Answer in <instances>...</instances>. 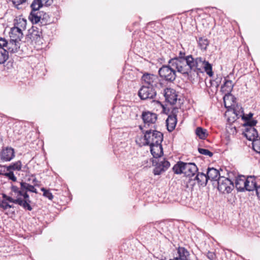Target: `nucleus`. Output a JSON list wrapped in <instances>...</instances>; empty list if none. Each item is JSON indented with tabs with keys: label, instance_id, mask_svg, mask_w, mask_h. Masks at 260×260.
<instances>
[{
	"label": "nucleus",
	"instance_id": "nucleus-1",
	"mask_svg": "<svg viewBox=\"0 0 260 260\" xmlns=\"http://www.w3.org/2000/svg\"><path fill=\"white\" fill-rule=\"evenodd\" d=\"M186 62L189 66V75H192L193 79L194 77H198L199 73H202L203 70L209 76L213 74L211 64L204 57H193L192 55H188Z\"/></svg>",
	"mask_w": 260,
	"mask_h": 260
},
{
	"label": "nucleus",
	"instance_id": "nucleus-2",
	"mask_svg": "<svg viewBox=\"0 0 260 260\" xmlns=\"http://www.w3.org/2000/svg\"><path fill=\"white\" fill-rule=\"evenodd\" d=\"M144 145H152L161 143L163 141V134L157 131L148 130L144 133Z\"/></svg>",
	"mask_w": 260,
	"mask_h": 260
},
{
	"label": "nucleus",
	"instance_id": "nucleus-3",
	"mask_svg": "<svg viewBox=\"0 0 260 260\" xmlns=\"http://www.w3.org/2000/svg\"><path fill=\"white\" fill-rule=\"evenodd\" d=\"M233 175L234 172H230L228 173V177H218L217 188L220 192L229 193L232 191L234 187L233 181L232 180Z\"/></svg>",
	"mask_w": 260,
	"mask_h": 260
},
{
	"label": "nucleus",
	"instance_id": "nucleus-4",
	"mask_svg": "<svg viewBox=\"0 0 260 260\" xmlns=\"http://www.w3.org/2000/svg\"><path fill=\"white\" fill-rule=\"evenodd\" d=\"M187 58L186 59H180L172 61H169L168 63L172 66V67L176 69L178 72L181 73L185 77H187V79L190 81L193 80L192 75H189L188 64L186 62Z\"/></svg>",
	"mask_w": 260,
	"mask_h": 260
},
{
	"label": "nucleus",
	"instance_id": "nucleus-5",
	"mask_svg": "<svg viewBox=\"0 0 260 260\" xmlns=\"http://www.w3.org/2000/svg\"><path fill=\"white\" fill-rule=\"evenodd\" d=\"M160 77L168 82L174 81L176 77V71L169 63L164 65L158 70Z\"/></svg>",
	"mask_w": 260,
	"mask_h": 260
},
{
	"label": "nucleus",
	"instance_id": "nucleus-6",
	"mask_svg": "<svg viewBox=\"0 0 260 260\" xmlns=\"http://www.w3.org/2000/svg\"><path fill=\"white\" fill-rule=\"evenodd\" d=\"M246 187L247 191L255 190L256 195L260 199V181L255 177L249 176L246 177Z\"/></svg>",
	"mask_w": 260,
	"mask_h": 260
},
{
	"label": "nucleus",
	"instance_id": "nucleus-7",
	"mask_svg": "<svg viewBox=\"0 0 260 260\" xmlns=\"http://www.w3.org/2000/svg\"><path fill=\"white\" fill-rule=\"evenodd\" d=\"M15 199H10V200L13 202V203L18 204L22 207L24 209L28 211H31L32 208L30 205L31 201L29 199V196L27 192H24L22 195L19 197H16Z\"/></svg>",
	"mask_w": 260,
	"mask_h": 260
},
{
	"label": "nucleus",
	"instance_id": "nucleus-8",
	"mask_svg": "<svg viewBox=\"0 0 260 260\" xmlns=\"http://www.w3.org/2000/svg\"><path fill=\"white\" fill-rule=\"evenodd\" d=\"M138 95L142 100L153 99L156 95V92L153 87L143 85L139 90Z\"/></svg>",
	"mask_w": 260,
	"mask_h": 260
},
{
	"label": "nucleus",
	"instance_id": "nucleus-9",
	"mask_svg": "<svg viewBox=\"0 0 260 260\" xmlns=\"http://www.w3.org/2000/svg\"><path fill=\"white\" fill-rule=\"evenodd\" d=\"M142 80L144 82L145 85L152 87H157L158 85L161 86V83H159V79L156 75L153 74L146 73L142 77Z\"/></svg>",
	"mask_w": 260,
	"mask_h": 260
},
{
	"label": "nucleus",
	"instance_id": "nucleus-10",
	"mask_svg": "<svg viewBox=\"0 0 260 260\" xmlns=\"http://www.w3.org/2000/svg\"><path fill=\"white\" fill-rule=\"evenodd\" d=\"M14 157V149L11 147H4L0 151V161H10Z\"/></svg>",
	"mask_w": 260,
	"mask_h": 260
},
{
	"label": "nucleus",
	"instance_id": "nucleus-11",
	"mask_svg": "<svg viewBox=\"0 0 260 260\" xmlns=\"http://www.w3.org/2000/svg\"><path fill=\"white\" fill-rule=\"evenodd\" d=\"M141 118L144 124V126H149L155 123L157 119V115L150 111H144L141 115Z\"/></svg>",
	"mask_w": 260,
	"mask_h": 260
},
{
	"label": "nucleus",
	"instance_id": "nucleus-12",
	"mask_svg": "<svg viewBox=\"0 0 260 260\" xmlns=\"http://www.w3.org/2000/svg\"><path fill=\"white\" fill-rule=\"evenodd\" d=\"M164 95L166 102L172 105L176 103L178 100V94L174 89L169 88L165 89Z\"/></svg>",
	"mask_w": 260,
	"mask_h": 260
},
{
	"label": "nucleus",
	"instance_id": "nucleus-13",
	"mask_svg": "<svg viewBox=\"0 0 260 260\" xmlns=\"http://www.w3.org/2000/svg\"><path fill=\"white\" fill-rule=\"evenodd\" d=\"M170 166V162L165 158H163L162 160H159L156 163V166L153 170V173L155 175H159L165 172Z\"/></svg>",
	"mask_w": 260,
	"mask_h": 260
},
{
	"label": "nucleus",
	"instance_id": "nucleus-14",
	"mask_svg": "<svg viewBox=\"0 0 260 260\" xmlns=\"http://www.w3.org/2000/svg\"><path fill=\"white\" fill-rule=\"evenodd\" d=\"M20 187H18L15 185H12L11 190L15 193L16 197L22 195L24 192L29 191L28 183L22 181L20 183Z\"/></svg>",
	"mask_w": 260,
	"mask_h": 260
},
{
	"label": "nucleus",
	"instance_id": "nucleus-15",
	"mask_svg": "<svg viewBox=\"0 0 260 260\" xmlns=\"http://www.w3.org/2000/svg\"><path fill=\"white\" fill-rule=\"evenodd\" d=\"M236 178L235 180V187L239 191H244L246 190V177L244 176H238L236 177V173L233 175Z\"/></svg>",
	"mask_w": 260,
	"mask_h": 260
},
{
	"label": "nucleus",
	"instance_id": "nucleus-16",
	"mask_svg": "<svg viewBox=\"0 0 260 260\" xmlns=\"http://www.w3.org/2000/svg\"><path fill=\"white\" fill-rule=\"evenodd\" d=\"M28 36L32 41L40 42L42 39V30L37 27L32 26L31 29L29 30Z\"/></svg>",
	"mask_w": 260,
	"mask_h": 260
},
{
	"label": "nucleus",
	"instance_id": "nucleus-17",
	"mask_svg": "<svg viewBox=\"0 0 260 260\" xmlns=\"http://www.w3.org/2000/svg\"><path fill=\"white\" fill-rule=\"evenodd\" d=\"M198 168L194 163H184L183 174L186 176L192 177L198 172Z\"/></svg>",
	"mask_w": 260,
	"mask_h": 260
},
{
	"label": "nucleus",
	"instance_id": "nucleus-18",
	"mask_svg": "<svg viewBox=\"0 0 260 260\" xmlns=\"http://www.w3.org/2000/svg\"><path fill=\"white\" fill-rule=\"evenodd\" d=\"M244 135L249 141H252L259 137L256 129L254 127H247L244 132Z\"/></svg>",
	"mask_w": 260,
	"mask_h": 260
},
{
	"label": "nucleus",
	"instance_id": "nucleus-19",
	"mask_svg": "<svg viewBox=\"0 0 260 260\" xmlns=\"http://www.w3.org/2000/svg\"><path fill=\"white\" fill-rule=\"evenodd\" d=\"M150 151L154 158L160 157L163 155V149L161 143L156 144L150 146Z\"/></svg>",
	"mask_w": 260,
	"mask_h": 260
},
{
	"label": "nucleus",
	"instance_id": "nucleus-20",
	"mask_svg": "<svg viewBox=\"0 0 260 260\" xmlns=\"http://www.w3.org/2000/svg\"><path fill=\"white\" fill-rule=\"evenodd\" d=\"M19 42L13 40L10 38V41L8 42V44L6 48L8 53H14L17 52L18 49L19 48Z\"/></svg>",
	"mask_w": 260,
	"mask_h": 260
},
{
	"label": "nucleus",
	"instance_id": "nucleus-21",
	"mask_svg": "<svg viewBox=\"0 0 260 260\" xmlns=\"http://www.w3.org/2000/svg\"><path fill=\"white\" fill-rule=\"evenodd\" d=\"M206 174L207 179L211 181H218V177H221L219 171L214 168H208Z\"/></svg>",
	"mask_w": 260,
	"mask_h": 260
},
{
	"label": "nucleus",
	"instance_id": "nucleus-22",
	"mask_svg": "<svg viewBox=\"0 0 260 260\" xmlns=\"http://www.w3.org/2000/svg\"><path fill=\"white\" fill-rule=\"evenodd\" d=\"M177 119L176 115L173 113L172 115H170L168 116L166 120V123L168 130L169 132H172L174 129L177 124Z\"/></svg>",
	"mask_w": 260,
	"mask_h": 260
},
{
	"label": "nucleus",
	"instance_id": "nucleus-23",
	"mask_svg": "<svg viewBox=\"0 0 260 260\" xmlns=\"http://www.w3.org/2000/svg\"><path fill=\"white\" fill-rule=\"evenodd\" d=\"M16 22L15 23L14 26L13 27V30L14 32H17L18 31H22L25 29L26 26V20L23 18L17 19Z\"/></svg>",
	"mask_w": 260,
	"mask_h": 260
},
{
	"label": "nucleus",
	"instance_id": "nucleus-24",
	"mask_svg": "<svg viewBox=\"0 0 260 260\" xmlns=\"http://www.w3.org/2000/svg\"><path fill=\"white\" fill-rule=\"evenodd\" d=\"M228 77L229 76L225 78L224 83L221 87V90L225 94L230 93L232 91L234 87L233 82L228 79Z\"/></svg>",
	"mask_w": 260,
	"mask_h": 260
},
{
	"label": "nucleus",
	"instance_id": "nucleus-25",
	"mask_svg": "<svg viewBox=\"0 0 260 260\" xmlns=\"http://www.w3.org/2000/svg\"><path fill=\"white\" fill-rule=\"evenodd\" d=\"M3 199L0 201V208L3 210H6L10 207V204L9 203H13V202L10 200V199H14L11 197L8 196L5 193L2 194Z\"/></svg>",
	"mask_w": 260,
	"mask_h": 260
},
{
	"label": "nucleus",
	"instance_id": "nucleus-26",
	"mask_svg": "<svg viewBox=\"0 0 260 260\" xmlns=\"http://www.w3.org/2000/svg\"><path fill=\"white\" fill-rule=\"evenodd\" d=\"M178 256L181 260H188L189 253L188 250L183 247H179L177 249Z\"/></svg>",
	"mask_w": 260,
	"mask_h": 260
},
{
	"label": "nucleus",
	"instance_id": "nucleus-27",
	"mask_svg": "<svg viewBox=\"0 0 260 260\" xmlns=\"http://www.w3.org/2000/svg\"><path fill=\"white\" fill-rule=\"evenodd\" d=\"M199 184L201 185H206L208 179H207V174L203 173H198L195 177Z\"/></svg>",
	"mask_w": 260,
	"mask_h": 260
},
{
	"label": "nucleus",
	"instance_id": "nucleus-28",
	"mask_svg": "<svg viewBox=\"0 0 260 260\" xmlns=\"http://www.w3.org/2000/svg\"><path fill=\"white\" fill-rule=\"evenodd\" d=\"M196 135L201 139L205 140L208 136L206 129L202 127H198L195 130Z\"/></svg>",
	"mask_w": 260,
	"mask_h": 260
},
{
	"label": "nucleus",
	"instance_id": "nucleus-29",
	"mask_svg": "<svg viewBox=\"0 0 260 260\" xmlns=\"http://www.w3.org/2000/svg\"><path fill=\"white\" fill-rule=\"evenodd\" d=\"M198 45L202 50H206L209 44V41L205 37H200L197 40Z\"/></svg>",
	"mask_w": 260,
	"mask_h": 260
},
{
	"label": "nucleus",
	"instance_id": "nucleus-30",
	"mask_svg": "<svg viewBox=\"0 0 260 260\" xmlns=\"http://www.w3.org/2000/svg\"><path fill=\"white\" fill-rule=\"evenodd\" d=\"M184 163L185 162L182 161H179L174 166L173 170L175 174H180L183 173Z\"/></svg>",
	"mask_w": 260,
	"mask_h": 260
},
{
	"label": "nucleus",
	"instance_id": "nucleus-31",
	"mask_svg": "<svg viewBox=\"0 0 260 260\" xmlns=\"http://www.w3.org/2000/svg\"><path fill=\"white\" fill-rule=\"evenodd\" d=\"M9 58V54L6 48L0 47V64L4 63Z\"/></svg>",
	"mask_w": 260,
	"mask_h": 260
},
{
	"label": "nucleus",
	"instance_id": "nucleus-32",
	"mask_svg": "<svg viewBox=\"0 0 260 260\" xmlns=\"http://www.w3.org/2000/svg\"><path fill=\"white\" fill-rule=\"evenodd\" d=\"M22 168V163L20 160L11 164L7 167V171H20Z\"/></svg>",
	"mask_w": 260,
	"mask_h": 260
},
{
	"label": "nucleus",
	"instance_id": "nucleus-33",
	"mask_svg": "<svg viewBox=\"0 0 260 260\" xmlns=\"http://www.w3.org/2000/svg\"><path fill=\"white\" fill-rule=\"evenodd\" d=\"M11 39H13L16 41H20L23 37L22 31H18L17 32H14L13 28H11V33L10 35Z\"/></svg>",
	"mask_w": 260,
	"mask_h": 260
},
{
	"label": "nucleus",
	"instance_id": "nucleus-34",
	"mask_svg": "<svg viewBox=\"0 0 260 260\" xmlns=\"http://www.w3.org/2000/svg\"><path fill=\"white\" fill-rule=\"evenodd\" d=\"M41 16L38 15V13L36 11H31L30 12L29 19L32 23H37L41 20Z\"/></svg>",
	"mask_w": 260,
	"mask_h": 260
},
{
	"label": "nucleus",
	"instance_id": "nucleus-35",
	"mask_svg": "<svg viewBox=\"0 0 260 260\" xmlns=\"http://www.w3.org/2000/svg\"><path fill=\"white\" fill-rule=\"evenodd\" d=\"M43 6L41 0H34L30 5V8H31V11H37Z\"/></svg>",
	"mask_w": 260,
	"mask_h": 260
},
{
	"label": "nucleus",
	"instance_id": "nucleus-36",
	"mask_svg": "<svg viewBox=\"0 0 260 260\" xmlns=\"http://www.w3.org/2000/svg\"><path fill=\"white\" fill-rule=\"evenodd\" d=\"M41 190L43 192V196L48 198L50 200H52L53 198L52 193L49 190L45 189L44 187L41 188Z\"/></svg>",
	"mask_w": 260,
	"mask_h": 260
},
{
	"label": "nucleus",
	"instance_id": "nucleus-37",
	"mask_svg": "<svg viewBox=\"0 0 260 260\" xmlns=\"http://www.w3.org/2000/svg\"><path fill=\"white\" fill-rule=\"evenodd\" d=\"M257 123V121L256 120H255V119H253L252 118L251 119L245 121L244 125L245 126H248V127H254V126H255Z\"/></svg>",
	"mask_w": 260,
	"mask_h": 260
},
{
	"label": "nucleus",
	"instance_id": "nucleus-38",
	"mask_svg": "<svg viewBox=\"0 0 260 260\" xmlns=\"http://www.w3.org/2000/svg\"><path fill=\"white\" fill-rule=\"evenodd\" d=\"M198 151L201 154H203L205 155H208L210 157H212L213 155V153L212 152L210 151L208 149H204V148H199Z\"/></svg>",
	"mask_w": 260,
	"mask_h": 260
},
{
	"label": "nucleus",
	"instance_id": "nucleus-39",
	"mask_svg": "<svg viewBox=\"0 0 260 260\" xmlns=\"http://www.w3.org/2000/svg\"><path fill=\"white\" fill-rule=\"evenodd\" d=\"M9 172L6 173L4 174V175L8 177L10 180L15 182L17 180L16 177L14 175L13 172L11 171H9Z\"/></svg>",
	"mask_w": 260,
	"mask_h": 260
},
{
	"label": "nucleus",
	"instance_id": "nucleus-40",
	"mask_svg": "<svg viewBox=\"0 0 260 260\" xmlns=\"http://www.w3.org/2000/svg\"><path fill=\"white\" fill-rule=\"evenodd\" d=\"M180 58L181 59H186V56H185V53L184 52L180 51L178 56L171 58L169 60V61H174V60H177L180 59Z\"/></svg>",
	"mask_w": 260,
	"mask_h": 260
},
{
	"label": "nucleus",
	"instance_id": "nucleus-41",
	"mask_svg": "<svg viewBox=\"0 0 260 260\" xmlns=\"http://www.w3.org/2000/svg\"><path fill=\"white\" fill-rule=\"evenodd\" d=\"M8 41L5 38L0 37V47L6 48Z\"/></svg>",
	"mask_w": 260,
	"mask_h": 260
},
{
	"label": "nucleus",
	"instance_id": "nucleus-42",
	"mask_svg": "<svg viewBox=\"0 0 260 260\" xmlns=\"http://www.w3.org/2000/svg\"><path fill=\"white\" fill-rule=\"evenodd\" d=\"M253 114L251 112L247 114H243L242 116V119L244 121L252 119Z\"/></svg>",
	"mask_w": 260,
	"mask_h": 260
},
{
	"label": "nucleus",
	"instance_id": "nucleus-43",
	"mask_svg": "<svg viewBox=\"0 0 260 260\" xmlns=\"http://www.w3.org/2000/svg\"><path fill=\"white\" fill-rule=\"evenodd\" d=\"M43 6H50L52 3L53 0H41Z\"/></svg>",
	"mask_w": 260,
	"mask_h": 260
},
{
	"label": "nucleus",
	"instance_id": "nucleus-44",
	"mask_svg": "<svg viewBox=\"0 0 260 260\" xmlns=\"http://www.w3.org/2000/svg\"><path fill=\"white\" fill-rule=\"evenodd\" d=\"M34 185H30L28 183L29 191L38 193L37 190L35 188Z\"/></svg>",
	"mask_w": 260,
	"mask_h": 260
},
{
	"label": "nucleus",
	"instance_id": "nucleus-45",
	"mask_svg": "<svg viewBox=\"0 0 260 260\" xmlns=\"http://www.w3.org/2000/svg\"><path fill=\"white\" fill-rule=\"evenodd\" d=\"M32 183L34 184V185L36 186H40V182L38 180H37V179H36V178H34L33 179H32Z\"/></svg>",
	"mask_w": 260,
	"mask_h": 260
},
{
	"label": "nucleus",
	"instance_id": "nucleus-46",
	"mask_svg": "<svg viewBox=\"0 0 260 260\" xmlns=\"http://www.w3.org/2000/svg\"><path fill=\"white\" fill-rule=\"evenodd\" d=\"M212 256H213V253H211V252H209V253H208V257H209V258H210V257H212Z\"/></svg>",
	"mask_w": 260,
	"mask_h": 260
},
{
	"label": "nucleus",
	"instance_id": "nucleus-47",
	"mask_svg": "<svg viewBox=\"0 0 260 260\" xmlns=\"http://www.w3.org/2000/svg\"><path fill=\"white\" fill-rule=\"evenodd\" d=\"M14 208V206L13 205L10 204V207H9V208Z\"/></svg>",
	"mask_w": 260,
	"mask_h": 260
},
{
	"label": "nucleus",
	"instance_id": "nucleus-48",
	"mask_svg": "<svg viewBox=\"0 0 260 260\" xmlns=\"http://www.w3.org/2000/svg\"><path fill=\"white\" fill-rule=\"evenodd\" d=\"M234 131H233V133H234V132H236V127H234Z\"/></svg>",
	"mask_w": 260,
	"mask_h": 260
},
{
	"label": "nucleus",
	"instance_id": "nucleus-49",
	"mask_svg": "<svg viewBox=\"0 0 260 260\" xmlns=\"http://www.w3.org/2000/svg\"><path fill=\"white\" fill-rule=\"evenodd\" d=\"M27 181H30V178H28V179H27Z\"/></svg>",
	"mask_w": 260,
	"mask_h": 260
},
{
	"label": "nucleus",
	"instance_id": "nucleus-50",
	"mask_svg": "<svg viewBox=\"0 0 260 260\" xmlns=\"http://www.w3.org/2000/svg\"><path fill=\"white\" fill-rule=\"evenodd\" d=\"M140 128L141 129H142V126H140Z\"/></svg>",
	"mask_w": 260,
	"mask_h": 260
},
{
	"label": "nucleus",
	"instance_id": "nucleus-51",
	"mask_svg": "<svg viewBox=\"0 0 260 260\" xmlns=\"http://www.w3.org/2000/svg\"><path fill=\"white\" fill-rule=\"evenodd\" d=\"M26 168V166H24V167L23 168L25 169Z\"/></svg>",
	"mask_w": 260,
	"mask_h": 260
},
{
	"label": "nucleus",
	"instance_id": "nucleus-52",
	"mask_svg": "<svg viewBox=\"0 0 260 260\" xmlns=\"http://www.w3.org/2000/svg\"><path fill=\"white\" fill-rule=\"evenodd\" d=\"M1 174H2V173L0 172V175H1Z\"/></svg>",
	"mask_w": 260,
	"mask_h": 260
}]
</instances>
